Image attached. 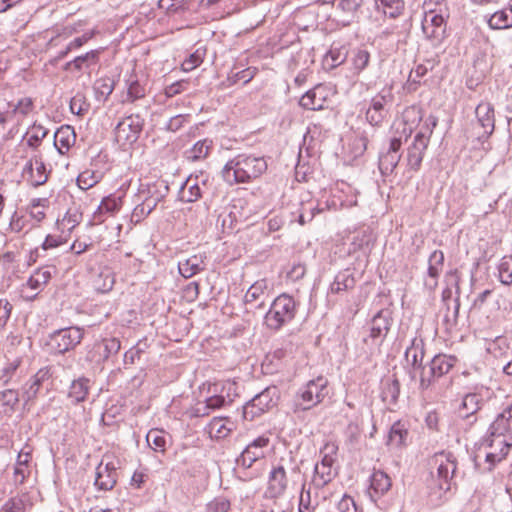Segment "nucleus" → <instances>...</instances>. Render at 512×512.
<instances>
[{"label":"nucleus","instance_id":"nucleus-31","mask_svg":"<svg viewBox=\"0 0 512 512\" xmlns=\"http://www.w3.org/2000/svg\"><path fill=\"white\" fill-rule=\"evenodd\" d=\"M20 401V395L15 387L0 391V411L10 414L15 411Z\"/></svg>","mask_w":512,"mask_h":512},{"label":"nucleus","instance_id":"nucleus-47","mask_svg":"<svg viewBox=\"0 0 512 512\" xmlns=\"http://www.w3.org/2000/svg\"><path fill=\"white\" fill-rule=\"evenodd\" d=\"M18 368L19 362L14 361L0 369V382L3 385L18 384Z\"/></svg>","mask_w":512,"mask_h":512},{"label":"nucleus","instance_id":"nucleus-12","mask_svg":"<svg viewBox=\"0 0 512 512\" xmlns=\"http://www.w3.org/2000/svg\"><path fill=\"white\" fill-rule=\"evenodd\" d=\"M268 444L269 439L264 436H260L253 440L237 457L236 464L245 469L252 467L257 460L264 458L265 454L263 448Z\"/></svg>","mask_w":512,"mask_h":512},{"label":"nucleus","instance_id":"nucleus-24","mask_svg":"<svg viewBox=\"0 0 512 512\" xmlns=\"http://www.w3.org/2000/svg\"><path fill=\"white\" fill-rule=\"evenodd\" d=\"M448 453H446L444 450L436 452L430 459H429V466L431 469V474H433V471L436 470L439 482V488L444 489L445 491L448 490V487L444 488L443 484L447 483L448 479Z\"/></svg>","mask_w":512,"mask_h":512},{"label":"nucleus","instance_id":"nucleus-17","mask_svg":"<svg viewBox=\"0 0 512 512\" xmlns=\"http://www.w3.org/2000/svg\"><path fill=\"white\" fill-rule=\"evenodd\" d=\"M392 325L391 312L388 309H382L374 315L370 322L369 338L375 342H382L386 337Z\"/></svg>","mask_w":512,"mask_h":512},{"label":"nucleus","instance_id":"nucleus-37","mask_svg":"<svg viewBox=\"0 0 512 512\" xmlns=\"http://www.w3.org/2000/svg\"><path fill=\"white\" fill-rule=\"evenodd\" d=\"M348 55L346 47H332L323 58V65L327 69H334L345 62Z\"/></svg>","mask_w":512,"mask_h":512},{"label":"nucleus","instance_id":"nucleus-42","mask_svg":"<svg viewBox=\"0 0 512 512\" xmlns=\"http://www.w3.org/2000/svg\"><path fill=\"white\" fill-rule=\"evenodd\" d=\"M408 436V430L404 423L401 421L395 422L389 431L388 435V444L395 445L399 447L405 443V440Z\"/></svg>","mask_w":512,"mask_h":512},{"label":"nucleus","instance_id":"nucleus-32","mask_svg":"<svg viewBox=\"0 0 512 512\" xmlns=\"http://www.w3.org/2000/svg\"><path fill=\"white\" fill-rule=\"evenodd\" d=\"M392 482L390 477L383 471H374L370 478V489L376 495L381 497L391 488Z\"/></svg>","mask_w":512,"mask_h":512},{"label":"nucleus","instance_id":"nucleus-45","mask_svg":"<svg viewBox=\"0 0 512 512\" xmlns=\"http://www.w3.org/2000/svg\"><path fill=\"white\" fill-rule=\"evenodd\" d=\"M114 87L115 83L113 79L103 77L95 81L93 89L98 100H106L112 94Z\"/></svg>","mask_w":512,"mask_h":512},{"label":"nucleus","instance_id":"nucleus-23","mask_svg":"<svg viewBox=\"0 0 512 512\" xmlns=\"http://www.w3.org/2000/svg\"><path fill=\"white\" fill-rule=\"evenodd\" d=\"M381 398L389 406H395L398 403L400 395V382L396 374L386 377L382 380Z\"/></svg>","mask_w":512,"mask_h":512},{"label":"nucleus","instance_id":"nucleus-14","mask_svg":"<svg viewBox=\"0 0 512 512\" xmlns=\"http://www.w3.org/2000/svg\"><path fill=\"white\" fill-rule=\"evenodd\" d=\"M477 125L482 128V132L478 133V139H487L492 135L495 128L494 108L489 102H481L475 109Z\"/></svg>","mask_w":512,"mask_h":512},{"label":"nucleus","instance_id":"nucleus-54","mask_svg":"<svg viewBox=\"0 0 512 512\" xmlns=\"http://www.w3.org/2000/svg\"><path fill=\"white\" fill-rule=\"evenodd\" d=\"M187 180L181 189V200L185 202H195L201 197V189L197 183L189 184Z\"/></svg>","mask_w":512,"mask_h":512},{"label":"nucleus","instance_id":"nucleus-25","mask_svg":"<svg viewBox=\"0 0 512 512\" xmlns=\"http://www.w3.org/2000/svg\"><path fill=\"white\" fill-rule=\"evenodd\" d=\"M206 256L203 254L192 255L184 261H180L178 264L179 273L184 278H191L197 273L203 271L205 269V260Z\"/></svg>","mask_w":512,"mask_h":512},{"label":"nucleus","instance_id":"nucleus-29","mask_svg":"<svg viewBox=\"0 0 512 512\" xmlns=\"http://www.w3.org/2000/svg\"><path fill=\"white\" fill-rule=\"evenodd\" d=\"M266 289V280L256 281L249 287L244 296L245 304L253 306L256 301L260 300V302L255 305V308H263L265 306V301L262 299V297L264 296Z\"/></svg>","mask_w":512,"mask_h":512},{"label":"nucleus","instance_id":"nucleus-13","mask_svg":"<svg viewBox=\"0 0 512 512\" xmlns=\"http://www.w3.org/2000/svg\"><path fill=\"white\" fill-rule=\"evenodd\" d=\"M167 192L168 186L165 185L164 182H155L147 184L145 187L142 185V188L139 190L138 197L146 206L147 211L152 212L158 203L164 199Z\"/></svg>","mask_w":512,"mask_h":512},{"label":"nucleus","instance_id":"nucleus-9","mask_svg":"<svg viewBox=\"0 0 512 512\" xmlns=\"http://www.w3.org/2000/svg\"><path fill=\"white\" fill-rule=\"evenodd\" d=\"M51 377L52 373L50 367H43L22 385L24 406L29 405L37 398L41 388L46 387L48 389V386L51 384Z\"/></svg>","mask_w":512,"mask_h":512},{"label":"nucleus","instance_id":"nucleus-26","mask_svg":"<svg viewBox=\"0 0 512 512\" xmlns=\"http://www.w3.org/2000/svg\"><path fill=\"white\" fill-rule=\"evenodd\" d=\"M491 69V62L486 52L475 54L472 63L471 78L476 82L482 81Z\"/></svg>","mask_w":512,"mask_h":512},{"label":"nucleus","instance_id":"nucleus-15","mask_svg":"<svg viewBox=\"0 0 512 512\" xmlns=\"http://www.w3.org/2000/svg\"><path fill=\"white\" fill-rule=\"evenodd\" d=\"M427 145L428 136L426 132L419 131L407 151V165L409 169L413 171L419 170Z\"/></svg>","mask_w":512,"mask_h":512},{"label":"nucleus","instance_id":"nucleus-6","mask_svg":"<svg viewBox=\"0 0 512 512\" xmlns=\"http://www.w3.org/2000/svg\"><path fill=\"white\" fill-rule=\"evenodd\" d=\"M83 335V330L78 327L62 328L49 335L47 345L54 353L64 354L80 344Z\"/></svg>","mask_w":512,"mask_h":512},{"label":"nucleus","instance_id":"nucleus-33","mask_svg":"<svg viewBox=\"0 0 512 512\" xmlns=\"http://www.w3.org/2000/svg\"><path fill=\"white\" fill-rule=\"evenodd\" d=\"M89 382V379L80 377L71 383L68 397L72 400V402L79 403L86 399L89 393Z\"/></svg>","mask_w":512,"mask_h":512},{"label":"nucleus","instance_id":"nucleus-11","mask_svg":"<svg viewBox=\"0 0 512 512\" xmlns=\"http://www.w3.org/2000/svg\"><path fill=\"white\" fill-rule=\"evenodd\" d=\"M423 33L434 46L440 45L446 38V22L441 14L430 11L425 14L422 22Z\"/></svg>","mask_w":512,"mask_h":512},{"label":"nucleus","instance_id":"nucleus-55","mask_svg":"<svg viewBox=\"0 0 512 512\" xmlns=\"http://www.w3.org/2000/svg\"><path fill=\"white\" fill-rule=\"evenodd\" d=\"M100 180V176L94 171L86 170L77 177V185L82 190H87L96 185Z\"/></svg>","mask_w":512,"mask_h":512},{"label":"nucleus","instance_id":"nucleus-27","mask_svg":"<svg viewBox=\"0 0 512 512\" xmlns=\"http://www.w3.org/2000/svg\"><path fill=\"white\" fill-rule=\"evenodd\" d=\"M423 358L424 342L422 339L414 338L405 351V359L414 369H420L422 368Z\"/></svg>","mask_w":512,"mask_h":512},{"label":"nucleus","instance_id":"nucleus-58","mask_svg":"<svg viewBox=\"0 0 512 512\" xmlns=\"http://www.w3.org/2000/svg\"><path fill=\"white\" fill-rule=\"evenodd\" d=\"M48 130L40 124H34L32 126V132L27 140L29 147L36 148L40 142L47 136Z\"/></svg>","mask_w":512,"mask_h":512},{"label":"nucleus","instance_id":"nucleus-53","mask_svg":"<svg viewBox=\"0 0 512 512\" xmlns=\"http://www.w3.org/2000/svg\"><path fill=\"white\" fill-rule=\"evenodd\" d=\"M256 75V68L248 67L238 72H233L229 74L227 78V82H229L228 86L236 84L238 81L243 80L244 84L250 82L254 76Z\"/></svg>","mask_w":512,"mask_h":512},{"label":"nucleus","instance_id":"nucleus-3","mask_svg":"<svg viewBox=\"0 0 512 512\" xmlns=\"http://www.w3.org/2000/svg\"><path fill=\"white\" fill-rule=\"evenodd\" d=\"M296 303L288 294L279 295L271 303L265 314V324L269 329L279 330L284 324L294 319Z\"/></svg>","mask_w":512,"mask_h":512},{"label":"nucleus","instance_id":"nucleus-5","mask_svg":"<svg viewBox=\"0 0 512 512\" xmlns=\"http://www.w3.org/2000/svg\"><path fill=\"white\" fill-rule=\"evenodd\" d=\"M279 390L276 386H269L255 395L243 406V417L252 421L277 405Z\"/></svg>","mask_w":512,"mask_h":512},{"label":"nucleus","instance_id":"nucleus-19","mask_svg":"<svg viewBox=\"0 0 512 512\" xmlns=\"http://www.w3.org/2000/svg\"><path fill=\"white\" fill-rule=\"evenodd\" d=\"M492 438H506L512 444V404L509 405L490 426Z\"/></svg>","mask_w":512,"mask_h":512},{"label":"nucleus","instance_id":"nucleus-41","mask_svg":"<svg viewBox=\"0 0 512 512\" xmlns=\"http://www.w3.org/2000/svg\"><path fill=\"white\" fill-rule=\"evenodd\" d=\"M103 461L98 465L96 469L95 486L104 491L111 490L117 481V474H110L103 472Z\"/></svg>","mask_w":512,"mask_h":512},{"label":"nucleus","instance_id":"nucleus-16","mask_svg":"<svg viewBox=\"0 0 512 512\" xmlns=\"http://www.w3.org/2000/svg\"><path fill=\"white\" fill-rule=\"evenodd\" d=\"M401 144L400 138H392L387 152L380 155L378 166L383 176L390 175L399 163L401 158L399 154Z\"/></svg>","mask_w":512,"mask_h":512},{"label":"nucleus","instance_id":"nucleus-61","mask_svg":"<svg viewBox=\"0 0 512 512\" xmlns=\"http://www.w3.org/2000/svg\"><path fill=\"white\" fill-rule=\"evenodd\" d=\"M402 116L405 123L415 124L421 121L422 111L419 106L412 105L403 111Z\"/></svg>","mask_w":512,"mask_h":512},{"label":"nucleus","instance_id":"nucleus-21","mask_svg":"<svg viewBox=\"0 0 512 512\" xmlns=\"http://www.w3.org/2000/svg\"><path fill=\"white\" fill-rule=\"evenodd\" d=\"M23 175H29L28 180L34 187L45 184L48 179L46 166L38 156H35L27 162L23 169Z\"/></svg>","mask_w":512,"mask_h":512},{"label":"nucleus","instance_id":"nucleus-60","mask_svg":"<svg viewBox=\"0 0 512 512\" xmlns=\"http://www.w3.org/2000/svg\"><path fill=\"white\" fill-rule=\"evenodd\" d=\"M444 261V254L441 251H434L429 259V268H428V274L431 278H435L438 273L439 269L438 266L442 268Z\"/></svg>","mask_w":512,"mask_h":512},{"label":"nucleus","instance_id":"nucleus-18","mask_svg":"<svg viewBox=\"0 0 512 512\" xmlns=\"http://www.w3.org/2000/svg\"><path fill=\"white\" fill-rule=\"evenodd\" d=\"M487 447L491 451L486 453L485 460L489 464L488 470L491 471L497 462H500L508 454L511 442H508L506 438H492L488 437L485 440Z\"/></svg>","mask_w":512,"mask_h":512},{"label":"nucleus","instance_id":"nucleus-35","mask_svg":"<svg viewBox=\"0 0 512 512\" xmlns=\"http://www.w3.org/2000/svg\"><path fill=\"white\" fill-rule=\"evenodd\" d=\"M492 29H507L512 27V5L509 8L496 11L488 20Z\"/></svg>","mask_w":512,"mask_h":512},{"label":"nucleus","instance_id":"nucleus-22","mask_svg":"<svg viewBox=\"0 0 512 512\" xmlns=\"http://www.w3.org/2000/svg\"><path fill=\"white\" fill-rule=\"evenodd\" d=\"M326 102V90L322 85H317L307 91L300 99L299 104L304 109L321 110Z\"/></svg>","mask_w":512,"mask_h":512},{"label":"nucleus","instance_id":"nucleus-39","mask_svg":"<svg viewBox=\"0 0 512 512\" xmlns=\"http://www.w3.org/2000/svg\"><path fill=\"white\" fill-rule=\"evenodd\" d=\"M31 460V452L25 451L24 449L18 453L16 465L14 468V483L15 484H23L26 477L27 472L24 467H27Z\"/></svg>","mask_w":512,"mask_h":512},{"label":"nucleus","instance_id":"nucleus-49","mask_svg":"<svg viewBox=\"0 0 512 512\" xmlns=\"http://www.w3.org/2000/svg\"><path fill=\"white\" fill-rule=\"evenodd\" d=\"M146 95V89L142 86L138 80H132L127 89L126 98L123 100V103H133L138 99L144 98Z\"/></svg>","mask_w":512,"mask_h":512},{"label":"nucleus","instance_id":"nucleus-7","mask_svg":"<svg viewBox=\"0 0 512 512\" xmlns=\"http://www.w3.org/2000/svg\"><path fill=\"white\" fill-rule=\"evenodd\" d=\"M144 118L139 114H130L115 127V139L121 146L136 142L143 129Z\"/></svg>","mask_w":512,"mask_h":512},{"label":"nucleus","instance_id":"nucleus-62","mask_svg":"<svg viewBox=\"0 0 512 512\" xmlns=\"http://www.w3.org/2000/svg\"><path fill=\"white\" fill-rule=\"evenodd\" d=\"M34 107V103L31 98L25 97L18 101L12 109L13 114H20L22 116L28 115Z\"/></svg>","mask_w":512,"mask_h":512},{"label":"nucleus","instance_id":"nucleus-52","mask_svg":"<svg viewBox=\"0 0 512 512\" xmlns=\"http://www.w3.org/2000/svg\"><path fill=\"white\" fill-rule=\"evenodd\" d=\"M90 104L87 102L86 97L82 93H77L70 100V110L73 114L83 116L88 112Z\"/></svg>","mask_w":512,"mask_h":512},{"label":"nucleus","instance_id":"nucleus-38","mask_svg":"<svg viewBox=\"0 0 512 512\" xmlns=\"http://www.w3.org/2000/svg\"><path fill=\"white\" fill-rule=\"evenodd\" d=\"M479 409V396L477 394H466L458 404L457 414L465 419L476 413Z\"/></svg>","mask_w":512,"mask_h":512},{"label":"nucleus","instance_id":"nucleus-20","mask_svg":"<svg viewBox=\"0 0 512 512\" xmlns=\"http://www.w3.org/2000/svg\"><path fill=\"white\" fill-rule=\"evenodd\" d=\"M287 485L288 479L286 470L282 464H279L275 466L269 474L266 493L271 498H277L285 493Z\"/></svg>","mask_w":512,"mask_h":512},{"label":"nucleus","instance_id":"nucleus-48","mask_svg":"<svg viewBox=\"0 0 512 512\" xmlns=\"http://www.w3.org/2000/svg\"><path fill=\"white\" fill-rule=\"evenodd\" d=\"M145 343L141 341L138 342L135 346L130 348L128 351L124 353L123 357V368L129 369L132 365L135 364L136 360L141 358V355L145 352Z\"/></svg>","mask_w":512,"mask_h":512},{"label":"nucleus","instance_id":"nucleus-36","mask_svg":"<svg viewBox=\"0 0 512 512\" xmlns=\"http://www.w3.org/2000/svg\"><path fill=\"white\" fill-rule=\"evenodd\" d=\"M355 286V279L353 274L347 269L339 272L336 276L332 284L330 285V291L332 293H340L342 291H347L352 289Z\"/></svg>","mask_w":512,"mask_h":512},{"label":"nucleus","instance_id":"nucleus-28","mask_svg":"<svg viewBox=\"0 0 512 512\" xmlns=\"http://www.w3.org/2000/svg\"><path fill=\"white\" fill-rule=\"evenodd\" d=\"M75 139L76 134L73 127L63 125L54 134V145L63 154L62 149L68 150L75 143Z\"/></svg>","mask_w":512,"mask_h":512},{"label":"nucleus","instance_id":"nucleus-50","mask_svg":"<svg viewBox=\"0 0 512 512\" xmlns=\"http://www.w3.org/2000/svg\"><path fill=\"white\" fill-rule=\"evenodd\" d=\"M100 50H91L81 56H77L72 60L73 67L77 71H81L84 64L89 66L91 64H96L99 61Z\"/></svg>","mask_w":512,"mask_h":512},{"label":"nucleus","instance_id":"nucleus-43","mask_svg":"<svg viewBox=\"0 0 512 512\" xmlns=\"http://www.w3.org/2000/svg\"><path fill=\"white\" fill-rule=\"evenodd\" d=\"M429 373L432 380L443 377L448 373V360L447 356L443 354L436 355L430 362Z\"/></svg>","mask_w":512,"mask_h":512},{"label":"nucleus","instance_id":"nucleus-4","mask_svg":"<svg viewBox=\"0 0 512 512\" xmlns=\"http://www.w3.org/2000/svg\"><path fill=\"white\" fill-rule=\"evenodd\" d=\"M327 385L328 380L323 376L310 380L305 387L298 392L294 411L309 410L321 403L328 393Z\"/></svg>","mask_w":512,"mask_h":512},{"label":"nucleus","instance_id":"nucleus-57","mask_svg":"<svg viewBox=\"0 0 512 512\" xmlns=\"http://www.w3.org/2000/svg\"><path fill=\"white\" fill-rule=\"evenodd\" d=\"M2 512H26L25 500L22 496L9 498L1 508Z\"/></svg>","mask_w":512,"mask_h":512},{"label":"nucleus","instance_id":"nucleus-64","mask_svg":"<svg viewBox=\"0 0 512 512\" xmlns=\"http://www.w3.org/2000/svg\"><path fill=\"white\" fill-rule=\"evenodd\" d=\"M337 508L339 512H358L354 499L347 494L338 502Z\"/></svg>","mask_w":512,"mask_h":512},{"label":"nucleus","instance_id":"nucleus-1","mask_svg":"<svg viewBox=\"0 0 512 512\" xmlns=\"http://www.w3.org/2000/svg\"><path fill=\"white\" fill-rule=\"evenodd\" d=\"M268 168L266 158L241 153L230 159L222 170L223 178L232 183H250L262 176Z\"/></svg>","mask_w":512,"mask_h":512},{"label":"nucleus","instance_id":"nucleus-10","mask_svg":"<svg viewBox=\"0 0 512 512\" xmlns=\"http://www.w3.org/2000/svg\"><path fill=\"white\" fill-rule=\"evenodd\" d=\"M390 91H381L371 99L370 106L366 110L365 118L373 127H379L387 116L386 106L392 102Z\"/></svg>","mask_w":512,"mask_h":512},{"label":"nucleus","instance_id":"nucleus-51","mask_svg":"<svg viewBox=\"0 0 512 512\" xmlns=\"http://www.w3.org/2000/svg\"><path fill=\"white\" fill-rule=\"evenodd\" d=\"M499 279L502 284L512 283V257L504 256L498 266Z\"/></svg>","mask_w":512,"mask_h":512},{"label":"nucleus","instance_id":"nucleus-59","mask_svg":"<svg viewBox=\"0 0 512 512\" xmlns=\"http://www.w3.org/2000/svg\"><path fill=\"white\" fill-rule=\"evenodd\" d=\"M120 206H121V198H117L114 196H108V197H105L101 201L98 209H99L100 213L105 212L108 214H113L120 209Z\"/></svg>","mask_w":512,"mask_h":512},{"label":"nucleus","instance_id":"nucleus-2","mask_svg":"<svg viewBox=\"0 0 512 512\" xmlns=\"http://www.w3.org/2000/svg\"><path fill=\"white\" fill-rule=\"evenodd\" d=\"M338 452V445L335 442H326L320 449L321 460L314 467L312 484L321 489L329 484L336 476L337 470L333 468Z\"/></svg>","mask_w":512,"mask_h":512},{"label":"nucleus","instance_id":"nucleus-40","mask_svg":"<svg viewBox=\"0 0 512 512\" xmlns=\"http://www.w3.org/2000/svg\"><path fill=\"white\" fill-rule=\"evenodd\" d=\"M115 283V278L113 273L109 269H103L100 273L94 278L93 286L94 288L101 293H106L112 290Z\"/></svg>","mask_w":512,"mask_h":512},{"label":"nucleus","instance_id":"nucleus-34","mask_svg":"<svg viewBox=\"0 0 512 512\" xmlns=\"http://www.w3.org/2000/svg\"><path fill=\"white\" fill-rule=\"evenodd\" d=\"M376 9L389 18H397L404 11L403 0H375Z\"/></svg>","mask_w":512,"mask_h":512},{"label":"nucleus","instance_id":"nucleus-30","mask_svg":"<svg viewBox=\"0 0 512 512\" xmlns=\"http://www.w3.org/2000/svg\"><path fill=\"white\" fill-rule=\"evenodd\" d=\"M56 272L54 266H43L37 269L28 279L27 285L34 290H41Z\"/></svg>","mask_w":512,"mask_h":512},{"label":"nucleus","instance_id":"nucleus-44","mask_svg":"<svg viewBox=\"0 0 512 512\" xmlns=\"http://www.w3.org/2000/svg\"><path fill=\"white\" fill-rule=\"evenodd\" d=\"M146 441L155 452H165L166 437L163 430L151 429L146 435Z\"/></svg>","mask_w":512,"mask_h":512},{"label":"nucleus","instance_id":"nucleus-8","mask_svg":"<svg viewBox=\"0 0 512 512\" xmlns=\"http://www.w3.org/2000/svg\"><path fill=\"white\" fill-rule=\"evenodd\" d=\"M121 349V341L116 337H106L95 341L88 350L86 360L95 364L102 365L110 358L116 356Z\"/></svg>","mask_w":512,"mask_h":512},{"label":"nucleus","instance_id":"nucleus-46","mask_svg":"<svg viewBox=\"0 0 512 512\" xmlns=\"http://www.w3.org/2000/svg\"><path fill=\"white\" fill-rule=\"evenodd\" d=\"M212 141L208 139L200 140L186 152L187 158L192 161H199L206 158L209 154Z\"/></svg>","mask_w":512,"mask_h":512},{"label":"nucleus","instance_id":"nucleus-56","mask_svg":"<svg viewBox=\"0 0 512 512\" xmlns=\"http://www.w3.org/2000/svg\"><path fill=\"white\" fill-rule=\"evenodd\" d=\"M362 4L363 0H339L337 8L354 19Z\"/></svg>","mask_w":512,"mask_h":512},{"label":"nucleus","instance_id":"nucleus-63","mask_svg":"<svg viewBox=\"0 0 512 512\" xmlns=\"http://www.w3.org/2000/svg\"><path fill=\"white\" fill-rule=\"evenodd\" d=\"M369 59L370 54L368 51L361 49L357 50L353 58L354 68L358 71L364 70L369 63Z\"/></svg>","mask_w":512,"mask_h":512}]
</instances>
